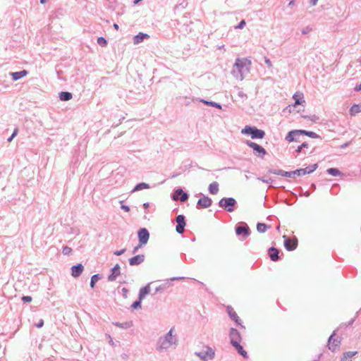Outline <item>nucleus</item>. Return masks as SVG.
I'll return each mask as SVG.
<instances>
[{"mask_svg":"<svg viewBox=\"0 0 361 361\" xmlns=\"http://www.w3.org/2000/svg\"><path fill=\"white\" fill-rule=\"evenodd\" d=\"M18 132V128H16V129L13 130V132L12 135H11V136L7 139V141H8V142H11V141L13 140V138L17 135Z\"/></svg>","mask_w":361,"mask_h":361,"instance_id":"nucleus-44","label":"nucleus"},{"mask_svg":"<svg viewBox=\"0 0 361 361\" xmlns=\"http://www.w3.org/2000/svg\"><path fill=\"white\" fill-rule=\"evenodd\" d=\"M208 190L210 194L216 195L219 192V183L216 181L209 184Z\"/></svg>","mask_w":361,"mask_h":361,"instance_id":"nucleus-32","label":"nucleus"},{"mask_svg":"<svg viewBox=\"0 0 361 361\" xmlns=\"http://www.w3.org/2000/svg\"><path fill=\"white\" fill-rule=\"evenodd\" d=\"M357 354V352L356 351H348V352H345L344 354H343V357H346V358H348L350 360H351V358Z\"/></svg>","mask_w":361,"mask_h":361,"instance_id":"nucleus-42","label":"nucleus"},{"mask_svg":"<svg viewBox=\"0 0 361 361\" xmlns=\"http://www.w3.org/2000/svg\"><path fill=\"white\" fill-rule=\"evenodd\" d=\"M350 116H355L358 113L361 112V104H355L350 109Z\"/></svg>","mask_w":361,"mask_h":361,"instance_id":"nucleus-29","label":"nucleus"},{"mask_svg":"<svg viewBox=\"0 0 361 361\" xmlns=\"http://www.w3.org/2000/svg\"><path fill=\"white\" fill-rule=\"evenodd\" d=\"M200 102L207 105V106H213L216 109H221L222 108V106L221 104L213 102V101H208V100H205L204 99H200Z\"/></svg>","mask_w":361,"mask_h":361,"instance_id":"nucleus-31","label":"nucleus"},{"mask_svg":"<svg viewBox=\"0 0 361 361\" xmlns=\"http://www.w3.org/2000/svg\"><path fill=\"white\" fill-rule=\"evenodd\" d=\"M270 226H268L264 223H257V230L259 233H264Z\"/></svg>","mask_w":361,"mask_h":361,"instance_id":"nucleus-35","label":"nucleus"},{"mask_svg":"<svg viewBox=\"0 0 361 361\" xmlns=\"http://www.w3.org/2000/svg\"><path fill=\"white\" fill-rule=\"evenodd\" d=\"M293 99H295V104L293 106L289 105L288 108H289V111H291V108L295 107L297 105L302 104L303 102H305V100L303 99V94H298L295 93L293 95Z\"/></svg>","mask_w":361,"mask_h":361,"instance_id":"nucleus-24","label":"nucleus"},{"mask_svg":"<svg viewBox=\"0 0 361 361\" xmlns=\"http://www.w3.org/2000/svg\"><path fill=\"white\" fill-rule=\"evenodd\" d=\"M23 302H30L32 300V298L30 295H24L21 298Z\"/></svg>","mask_w":361,"mask_h":361,"instance_id":"nucleus-45","label":"nucleus"},{"mask_svg":"<svg viewBox=\"0 0 361 361\" xmlns=\"http://www.w3.org/2000/svg\"><path fill=\"white\" fill-rule=\"evenodd\" d=\"M307 136L312 138H320V136L318 134L312 131H308L307 133Z\"/></svg>","mask_w":361,"mask_h":361,"instance_id":"nucleus-43","label":"nucleus"},{"mask_svg":"<svg viewBox=\"0 0 361 361\" xmlns=\"http://www.w3.org/2000/svg\"><path fill=\"white\" fill-rule=\"evenodd\" d=\"M312 29L311 27L307 26V27H305L302 29L301 32H302V35H307L309 32H310L312 31Z\"/></svg>","mask_w":361,"mask_h":361,"instance_id":"nucleus-46","label":"nucleus"},{"mask_svg":"<svg viewBox=\"0 0 361 361\" xmlns=\"http://www.w3.org/2000/svg\"><path fill=\"white\" fill-rule=\"evenodd\" d=\"M142 300H140L138 298V300H135V302H133V304L130 306L131 308L133 310H137V309L141 308V307H142Z\"/></svg>","mask_w":361,"mask_h":361,"instance_id":"nucleus-37","label":"nucleus"},{"mask_svg":"<svg viewBox=\"0 0 361 361\" xmlns=\"http://www.w3.org/2000/svg\"><path fill=\"white\" fill-rule=\"evenodd\" d=\"M229 337L231 339V344L233 345L234 342L240 343L241 336L240 332L235 328H231Z\"/></svg>","mask_w":361,"mask_h":361,"instance_id":"nucleus-14","label":"nucleus"},{"mask_svg":"<svg viewBox=\"0 0 361 361\" xmlns=\"http://www.w3.org/2000/svg\"><path fill=\"white\" fill-rule=\"evenodd\" d=\"M126 251V248H123L121 250H116L114 252V255H116V256H120L123 254H124Z\"/></svg>","mask_w":361,"mask_h":361,"instance_id":"nucleus-49","label":"nucleus"},{"mask_svg":"<svg viewBox=\"0 0 361 361\" xmlns=\"http://www.w3.org/2000/svg\"><path fill=\"white\" fill-rule=\"evenodd\" d=\"M169 286H170L169 283H163V284L159 286L158 287L156 288L154 293H157L159 292H163L166 288V287H168Z\"/></svg>","mask_w":361,"mask_h":361,"instance_id":"nucleus-38","label":"nucleus"},{"mask_svg":"<svg viewBox=\"0 0 361 361\" xmlns=\"http://www.w3.org/2000/svg\"><path fill=\"white\" fill-rule=\"evenodd\" d=\"M109 338H110V341H109V344L111 345H114V343L112 340V338H111L110 336H109Z\"/></svg>","mask_w":361,"mask_h":361,"instance_id":"nucleus-64","label":"nucleus"},{"mask_svg":"<svg viewBox=\"0 0 361 361\" xmlns=\"http://www.w3.org/2000/svg\"><path fill=\"white\" fill-rule=\"evenodd\" d=\"M28 74V71L26 70H22L18 72H10L9 75L11 76L13 81H17L20 78L26 76Z\"/></svg>","mask_w":361,"mask_h":361,"instance_id":"nucleus-22","label":"nucleus"},{"mask_svg":"<svg viewBox=\"0 0 361 361\" xmlns=\"http://www.w3.org/2000/svg\"><path fill=\"white\" fill-rule=\"evenodd\" d=\"M195 355L202 361H209L214 358L215 351L211 347L205 345L201 351L195 352Z\"/></svg>","mask_w":361,"mask_h":361,"instance_id":"nucleus-4","label":"nucleus"},{"mask_svg":"<svg viewBox=\"0 0 361 361\" xmlns=\"http://www.w3.org/2000/svg\"><path fill=\"white\" fill-rule=\"evenodd\" d=\"M174 327H172L169 331L164 336H161L158 339L156 349L159 352L167 350L171 345H177L178 339L176 335H173Z\"/></svg>","mask_w":361,"mask_h":361,"instance_id":"nucleus-1","label":"nucleus"},{"mask_svg":"<svg viewBox=\"0 0 361 361\" xmlns=\"http://www.w3.org/2000/svg\"><path fill=\"white\" fill-rule=\"evenodd\" d=\"M101 279V275L99 274H94L93 276H92L91 277V279H90V287L92 288H94V286H95V284L96 283Z\"/></svg>","mask_w":361,"mask_h":361,"instance_id":"nucleus-34","label":"nucleus"},{"mask_svg":"<svg viewBox=\"0 0 361 361\" xmlns=\"http://www.w3.org/2000/svg\"><path fill=\"white\" fill-rule=\"evenodd\" d=\"M295 130L300 136L307 135V133L308 132V130Z\"/></svg>","mask_w":361,"mask_h":361,"instance_id":"nucleus-51","label":"nucleus"},{"mask_svg":"<svg viewBox=\"0 0 361 361\" xmlns=\"http://www.w3.org/2000/svg\"><path fill=\"white\" fill-rule=\"evenodd\" d=\"M122 295L124 298H126L128 297V289L127 288H123L121 289Z\"/></svg>","mask_w":361,"mask_h":361,"instance_id":"nucleus-50","label":"nucleus"},{"mask_svg":"<svg viewBox=\"0 0 361 361\" xmlns=\"http://www.w3.org/2000/svg\"><path fill=\"white\" fill-rule=\"evenodd\" d=\"M245 24H246L245 20H242L240 21V23L238 24V25L235 26V29H243L245 27Z\"/></svg>","mask_w":361,"mask_h":361,"instance_id":"nucleus-47","label":"nucleus"},{"mask_svg":"<svg viewBox=\"0 0 361 361\" xmlns=\"http://www.w3.org/2000/svg\"><path fill=\"white\" fill-rule=\"evenodd\" d=\"M72 251V248L66 245L63 247L62 252L64 255H69L70 254H71Z\"/></svg>","mask_w":361,"mask_h":361,"instance_id":"nucleus-41","label":"nucleus"},{"mask_svg":"<svg viewBox=\"0 0 361 361\" xmlns=\"http://www.w3.org/2000/svg\"><path fill=\"white\" fill-rule=\"evenodd\" d=\"M237 205V201L233 197H223L218 202V206L228 212L235 211Z\"/></svg>","mask_w":361,"mask_h":361,"instance_id":"nucleus-3","label":"nucleus"},{"mask_svg":"<svg viewBox=\"0 0 361 361\" xmlns=\"http://www.w3.org/2000/svg\"><path fill=\"white\" fill-rule=\"evenodd\" d=\"M269 173L279 175L284 177L291 178V173L289 171H285L281 169H271L268 171Z\"/></svg>","mask_w":361,"mask_h":361,"instance_id":"nucleus-25","label":"nucleus"},{"mask_svg":"<svg viewBox=\"0 0 361 361\" xmlns=\"http://www.w3.org/2000/svg\"><path fill=\"white\" fill-rule=\"evenodd\" d=\"M242 134L250 135L252 139H263L266 135L264 130L255 126H246L241 130Z\"/></svg>","mask_w":361,"mask_h":361,"instance_id":"nucleus-2","label":"nucleus"},{"mask_svg":"<svg viewBox=\"0 0 361 361\" xmlns=\"http://www.w3.org/2000/svg\"><path fill=\"white\" fill-rule=\"evenodd\" d=\"M251 62L250 61L245 59H237L235 60V62L234 63V67H236V68L238 70L239 72H241L243 68L247 65V64H250Z\"/></svg>","mask_w":361,"mask_h":361,"instance_id":"nucleus-21","label":"nucleus"},{"mask_svg":"<svg viewBox=\"0 0 361 361\" xmlns=\"http://www.w3.org/2000/svg\"><path fill=\"white\" fill-rule=\"evenodd\" d=\"M227 313L229 316V317L233 320L238 325H240L241 328L245 329V326L242 324L241 320L233 310V308L231 306H228L226 307Z\"/></svg>","mask_w":361,"mask_h":361,"instance_id":"nucleus-13","label":"nucleus"},{"mask_svg":"<svg viewBox=\"0 0 361 361\" xmlns=\"http://www.w3.org/2000/svg\"><path fill=\"white\" fill-rule=\"evenodd\" d=\"M238 95L241 97V98H245L247 99V94H245L243 91H239L238 93Z\"/></svg>","mask_w":361,"mask_h":361,"instance_id":"nucleus-55","label":"nucleus"},{"mask_svg":"<svg viewBox=\"0 0 361 361\" xmlns=\"http://www.w3.org/2000/svg\"><path fill=\"white\" fill-rule=\"evenodd\" d=\"M35 326L37 328H42L44 326V320L40 319L37 324H35Z\"/></svg>","mask_w":361,"mask_h":361,"instance_id":"nucleus-53","label":"nucleus"},{"mask_svg":"<svg viewBox=\"0 0 361 361\" xmlns=\"http://www.w3.org/2000/svg\"><path fill=\"white\" fill-rule=\"evenodd\" d=\"M150 292V286L149 284L146 285L145 286L141 288L139 291L138 298L140 300H143L147 295H148Z\"/></svg>","mask_w":361,"mask_h":361,"instance_id":"nucleus-27","label":"nucleus"},{"mask_svg":"<svg viewBox=\"0 0 361 361\" xmlns=\"http://www.w3.org/2000/svg\"><path fill=\"white\" fill-rule=\"evenodd\" d=\"M245 143L253 149L254 154L259 158L264 159L267 154L266 149L257 143L250 140H246Z\"/></svg>","mask_w":361,"mask_h":361,"instance_id":"nucleus-5","label":"nucleus"},{"mask_svg":"<svg viewBox=\"0 0 361 361\" xmlns=\"http://www.w3.org/2000/svg\"><path fill=\"white\" fill-rule=\"evenodd\" d=\"M212 204V200L206 195H202L201 198L197 200V208H208Z\"/></svg>","mask_w":361,"mask_h":361,"instance_id":"nucleus-12","label":"nucleus"},{"mask_svg":"<svg viewBox=\"0 0 361 361\" xmlns=\"http://www.w3.org/2000/svg\"><path fill=\"white\" fill-rule=\"evenodd\" d=\"M336 336V331L329 336L328 339V348L331 352H334L341 344V339L334 338Z\"/></svg>","mask_w":361,"mask_h":361,"instance_id":"nucleus-8","label":"nucleus"},{"mask_svg":"<svg viewBox=\"0 0 361 361\" xmlns=\"http://www.w3.org/2000/svg\"><path fill=\"white\" fill-rule=\"evenodd\" d=\"M149 207V204L148 202H145V203L143 204V207H144L145 209H148Z\"/></svg>","mask_w":361,"mask_h":361,"instance_id":"nucleus-59","label":"nucleus"},{"mask_svg":"<svg viewBox=\"0 0 361 361\" xmlns=\"http://www.w3.org/2000/svg\"><path fill=\"white\" fill-rule=\"evenodd\" d=\"M309 146L308 143L306 142H302L300 145H299L297 149H295V152L297 153H300L304 148H307Z\"/></svg>","mask_w":361,"mask_h":361,"instance_id":"nucleus-40","label":"nucleus"},{"mask_svg":"<svg viewBox=\"0 0 361 361\" xmlns=\"http://www.w3.org/2000/svg\"><path fill=\"white\" fill-rule=\"evenodd\" d=\"M318 0H310L311 4L314 6L317 4Z\"/></svg>","mask_w":361,"mask_h":361,"instance_id":"nucleus-63","label":"nucleus"},{"mask_svg":"<svg viewBox=\"0 0 361 361\" xmlns=\"http://www.w3.org/2000/svg\"><path fill=\"white\" fill-rule=\"evenodd\" d=\"M326 172L333 176H337L341 175V172L336 168H329L326 170Z\"/></svg>","mask_w":361,"mask_h":361,"instance_id":"nucleus-36","label":"nucleus"},{"mask_svg":"<svg viewBox=\"0 0 361 361\" xmlns=\"http://www.w3.org/2000/svg\"><path fill=\"white\" fill-rule=\"evenodd\" d=\"M176 221L177 223L176 231L178 233L182 234L184 232L185 227L186 226L185 217L183 214H179L176 216Z\"/></svg>","mask_w":361,"mask_h":361,"instance_id":"nucleus-9","label":"nucleus"},{"mask_svg":"<svg viewBox=\"0 0 361 361\" xmlns=\"http://www.w3.org/2000/svg\"><path fill=\"white\" fill-rule=\"evenodd\" d=\"M121 208L123 210L126 211V212H129V211H130V207H129V206H128V205L122 204V205H121Z\"/></svg>","mask_w":361,"mask_h":361,"instance_id":"nucleus-56","label":"nucleus"},{"mask_svg":"<svg viewBox=\"0 0 361 361\" xmlns=\"http://www.w3.org/2000/svg\"><path fill=\"white\" fill-rule=\"evenodd\" d=\"M318 119V117L316 116L315 115H314L311 118L310 120L312 121H316Z\"/></svg>","mask_w":361,"mask_h":361,"instance_id":"nucleus-61","label":"nucleus"},{"mask_svg":"<svg viewBox=\"0 0 361 361\" xmlns=\"http://www.w3.org/2000/svg\"><path fill=\"white\" fill-rule=\"evenodd\" d=\"M145 259V256L144 255H135L128 259L129 264L130 266H137L141 264Z\"/></svg>","mask_w":361,"mask_h":361,"instance_id":"nucleus-17","label":"nucleus"},{"mask_svg":"<svg viewBox=\"0 0 361 361\" xmlns=\"http://www.w3.org/2000/svg\"><path fill=\"white\" fill-rule=\"evenodd\" d=\"M317 164H314L305 169H299L289 172L291 173V177H293L294 176H302L306 174L312 173L317 169Z\"/></svg>","mask_w":361,"mask_h":361,"instance_id":"nucleus-6","label":"nucleus"},{"mask_svg":"<svg viewBox=\"0 0 361 361\" xmlns=\"http://www.w3.org/2000/svg\"><path fill=\"white\" fill-rule=\"evenodd\" d=\"M279 252L280 251L279 249H277L274 247H271L268 250V255H269L270 259L273 262H276V261L279 260V259H280Z\"/></svg>","mask_w":361,"mask_h":361,"instance_id":"nucleus-19","label":"nucleus"},{"mask_svg":"<svg viewBox=\"0 0 361 361\" xmlns=\"http://www.w3.org/2000/svg\"><path fill=\"white\" fill-rule=\"evenodd\" d=\"M139 243L141 245H146L149 238V233L145 228H140L137 232Z\"/></svg>","mask_w":361,"mask_h":361,"instance_id":"nucleus-10","label":"nucleus"},{"mask_svg":"<svg viewBox=\"0 0 361 361\" xmlns=\"http://www.w3.org/2000/svg\"><path fill=\"white\" fill-rule=\"evenodd\" d=\"M295 5V0H291L289 3H288V6L291 7V6H293Z\"/></svg>","mask_w":361,"mask_h":361,"instance_id":"nucleus-60","label":"nucleus"},{"mask_svg":"<svg viewBox=\"0 0 361 361\" xmlns=\"http://www.w3.org/2000/svg\"><path fill=\"white\" fill-rule=\"evenodd\" d=\"M259 179L265 183H271L273 181L272 179L270 178L268 179H266V178H264V177H262V178H259Z\"/></svg>","mask_w":361,"mask_h":361,"instance_id":"nucleus-52","label":"nucleus"},{"mask_svg":"<svg viewBox=\"0 0 361 361\" xmlns=\"http://www.w3.org/2000/svg\"><path fill=\"white\" fill-rule=\"evenodd\" d=\"M264 63L267 64L268 68H272L273 65H272V63H271V61H270L269 59H268L267 56H264Z\"/></svg>","mask_w":361,"mask_h":361,"instance_id":"nucleus-48","label":"nucleus"},{"mask_svg":"<svg viewBox=\"0 0 361 361\" xmlns=\"http://www.w3.org/2000/svg\"><path fill=\"white\" fill-rule=\"evenodd\" d=\"M59 97L61 101L67 102L72 99L73 94L70 92H61L59 94Z\"/></svg>","mask_w":361,"mask_h":361,"instance_id":"nucleus-28","label":"nucleus"},{"mask_svg":"<svg viewBox=\"0 0 361 361\" xmlns=\"http://www.w3.org/2000/svg\"><path fill=\"white\" fill-rule=\"evenodd\" d=\"M149 35H147L146 33H143V32H139L137 35L134 36L133 43L135 44H138L142 42L145 39H149Z\"/></svg>","mask_w":361,"mask_h":361,"instance_id":"nucleus-23","label":"nucleus"},{"mask_svg":"<svg viewBox=\"0 0 361 361\" xmlns=\"http://www.w3.org/2000/svg\"><path fill=\"white\" fill-rule=\"evenodd\" d=\"M84 270V267L82 264H77L71 267V275L74 278L79 277Z\"/></svg>","mask_w":361,"mask_h":361,"instance_id":"nucleus-18","label":"nucleus"},{"mask_svg":"<svg viewBox=\"0 0 361 361\" xmlns=\"http://www.w3.org/2000/svg\"><path fill=\"white\" fill-rule=\"evenodd\" d=\"M235 233L237 235H242L243 239H245L250 235V229L249 226L244 224L242 226H238L235 227Z\"/></svg>","mask_w":361,"mask_h":361,"instance_id":"nucleus-11","label":"nucleus"},{"mask_svg":"<svg viewBox=\"0 0 361 361\" xmlns=\"http://www.w3.org/2000/svg\"><path fill=\"white\" fill-rule=\"evenodd\" d=\"M142 245H141V244H140V243H139V245H138L135 246V247L133 248V251H132V253H133V254H135V253L138 251V250H139V249H140Z\"/></svg>","mask_w":361,"mask_h":361,"instance_id":"nucleus-54","label":"nucleus"},{"mask_svg":"<svg viewBox=\"0 0 361 361\" xmlns=\"http://www.w3.org/2000/svg\"><path fill=\"white\" fill-rule=\"evenodd\" d=\"M350 145V142H346L343 143L342 145H341V148L343 149L347 147Z\"/></svg>","mask_w":361,"mask_h":361,"instance_id":"nucleus-58","label":"nucleus"},{"mask_svg":"<svg viewBox=\"0 0 361 361\" xmlns=\"http://www.w3.org/2000/svg\"><path fill=\"white\" fill-rule=\"evenodd\" d=\"M113 325H114L117 327L121 328V329H127L130 328L133 326V322L131 321L125 322H122V323L116 322H113Z\"/></svg>","mask_w":361,"mask_h":361,"instance_id":"nucleus-30","label":"nucleus"},{"mask_svg":"<svg viewBox=\"0 0 361 361\" xmlns=\"http://www.w3.org/2000/svg\"><path fill=\"white\" fill-rule=\"evenodd\" d=\"M121 274V267L118 264H116L113 268L111 269V274L108 276L109 281H114L116 279L117 276Z\"/></svg>","mask_w":361,"mask_h":361,"instance_id":"nucleus-15","label":"nucleus"},{"mask_svg":"<svg viewBox=\"0 0 361 361\" xmlns=\"http://www.w3.org/2000/svg\"><path fill=\"white\" fill-rule=\"evenodd\" d=\"M232 345L235 348L238 354L242 355L244 358L248 357L247 353L243 349L240 343L234 342L233 345Z\"/></svg>","mask_w":361,"mask_h":361,"instance_id":"nucleus-26","label":"nucleus"},{"mask_svg":"<svg viewBox=\"0 0 361 361\" xmlns=\"http://www.w3.org/2000/svg\"><path fill=\"white\" fill-rule=\"evenodd\" d=\"M97 42L99 46L103 47H106L108 44L107 40L103 37H98Z\"/></svg>","mask_w":361,"mask_h":361,"instance_id":"nucleus-39","label":"nucleus"},{"mask_svg":"<svg viewBox=\"0 0 361 361\" xmlns=\"http://www.w3.org/2000/svg\"><path fill=\"white\" fill-rule=\"evenodd\" d=\"M300 135L298 134L295 130H290L286 135L285 140L289 142H300Z\"/></svg>","mask_w":361,"mask_h":361,"instance_id":"nucleus-20","label":"nucleus"},{"mask_svg":"<svg viewBox=\"0 0 361 361\" xmlns=\"http://www.w3.org/2000/svg\"><path fill=\"white\" fill-rule=\"evenodd\" d=\"M149 185L146 183H139L134 187V188L132 190V192L140 191L143 189H149Z\"/></svg>","mask_w":361,"mask_h":361,"instance_id":"nucleus-33","label":"nucleus"},{"mask_svg":"<svg viewBox=\"0 0 361 361\" xmlns=\"http://www.w3.org/2000/svg\"><path fill=\"white\" fill-rule=\"evenodd\" d=\"M341 361H351V360L348 359V358H346L345 357H342L341 359Z\"/></svg>","mask_w":361,"mask_h":361,"instance_id":"nucleus-62","label":"nucleus"},{"mask_svg":"<svg viewBox=\"0 0 361 361\" xmlns=\"http://www.w3.org/2000/svg\"><path fill=\"white\" fill-rule=\"evenodd\" d=\"M189 195L183 191V190L180 188L176 189L173 193L171 195V198L173 200H180V202H186L188 200Z\"/></svg>","mask_w":361,"mask_h":361,"instance_id":"nucleus-7","label":"nucleus"},{"mask_svg":"<svg viewBox=\"0 0 361 361\" xmlns=\"http://www.w3.org/2000/svg\"><path fill=\"white\" fill-rule=\"evenodd\" d=\"M354 90H355V92H360V91H361V82H360L359 85H356V86L355 87Z\"/></svg>","mask_w":361,"mask_h":361,"instance_id":"nucleus-57","label":"nucleus"},{"mask_svg":"<svg viewBox=\"0 0 361 361\" xmlns=\"http://www.w3.org/2000/svg\"><path fill=\"white\" fill-rule=\"evenodd\" d=\"M284 238V247L288 251H293L297 247V240H291L289 238L283 235Z\"/></svg>","mask_w":361,"mask_h":361,"instance_id":"nucleus-16","label":"nucleus"}]
</instances>
